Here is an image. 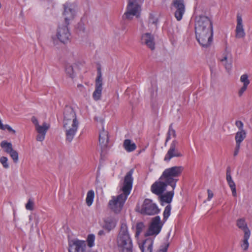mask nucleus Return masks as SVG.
Instances as JSON below:
<instances>
[{"instance_id": "f257e3e1", "label": "nucleus", "mask_w": 252, "mask_h": 252, "mask_svg": "<svg viewBox=\"0 0 252 252\" xmlns=\"http://www.w3.org/2000/svg\"><path fill=\"white\" fill-rule=\"evenodd\" d=\"M196 38L203 47L210 46L213 40V27L212 20L208 16L200 15L195 22Z\"/></svg>"}, {"instance_id": "f03ea898", "label": "nucleus", "mask_w": 252, "mask_h": 252, "mask_svg": "<svg viewBox=\"0 0 252 252\" xmlns=\"http://www.w3.org/2000/svg\"><path fill=\"white\" fill-rule=\"evenodd\" d=\"M133 170H130L126 174L125 177L124 183L119 191V195L113 196L109 201V207L115 213H119L122 210L126 200L131 192L133 183Z\"/></svg>"}, {"instance_id": "7ed1b4c3", "label": "nucleus", "mask_w": 252, "mask_h": 252, "mask_svg": "<svg viewBox=\"0 0 252 252\" xmlns=\"http://www.w3.org/2000/svg\"><path fill=\"white\" fill-rule=\"evenodd\" d=\"M163 225L159 216H156L152 219L144 234L145 237L147 238L138 244L141 252H153L155 238L160 232Z\"/></svg>"}, {"instance_id": "20e7f679", "label": "nucleus", "mask_w": 252, "mask_h": 252, "mask_svg": "<svg viewBox=\"0 0 252 252\" xmlns=\"http://www.w3.org/2000/svg\"><path fill=\"white\" fill-rule=\"evenodd\" d=\"M79 124V119L74 109L66 107L63 113V127L67 141H72L78 131Z\"/></svg>"}, {"instance_id": "39448f33", "label": "nucleus", "mask_w": 252, "mask_h": 252, "mask_svg": "<svg viewBox=\"0 0 252 252\" xmlns=\"http://www.w3.org/2000/svg\"><path fill=\"white\" fill-rule=\"evenodd\" d=\"M94 245V235H88L86 240L74 239L69 244L68 252H94L93 247Z\"/></svg>"}, {"instance_id": "423d86ee", "label": "nucleus", "mask_w": 252, "mask_h": 252, "mask_svg": "<svg viewBox=\"0 0 252 252\" xmlns=\"http://www.w3.org/2000/svg\"><path fill=\"white\" fill-rule=\"evenodd\" d=\"M117 243L120 252H132V240L125 221L121 222L120 231L117 237Z\"/></svg>"}, {"instance_id": "0eeeda50", "label": "nucleus", "mask_w": 252, "mask_h": 252, "mask_svg": "<svg viewBox=\"0 0 252 252\" xmlns=\"http://www.w3.org/2000/svg\"><path fill=\"white\" fill-rule=\"evenodd\" d=\"M184 168L182 166H174L164 170L161 175V180H165L172 189H175L178 181L177 178L180 176Z\"/></svg>"}, {"instance_id": "6e6552de", "label": "nucleus", "mask_w": 252, "mask_h": 252, "mask_svg": "<svg viewBox=\"0 0 252 252\" xmlns=\"http://www.w3.org/2000/svg\"><path fill=\"white\" fill-rule=\"evenodd\" d=\"M142 5L138 0H128L126 9L124 14V18L132 20L134 17L140 16Z\"/></svg>"}, {"instance_id": "1a4fd4ad", "label": "nucleus", "mask_w": 252, "mask_h": 252, "mask_svg": "<svg viewBox=\"0 0 252 252\" xmlns=\"http://www.w3.org/2000/svg\"><path fill=\"white\" fill-rule=\"evenodd\" d=\"M63 16L66 25L73 20L77 15V6L75 2H66L63 5Z\"/></svg>"}, {"instance_id": "9d476101", "label": "nucleus", "mask_w": 252, "mask_h": 252, "mask_svg": "<svg viewBox=\"0 0 252 252\" xmlns=\"http://www.w3.org/2000/svg\"><path fill=\"white\" fill-rule=\"evenodd\" d=\"M95 68L97 70L95 78V100H97L101 99L102 91V62L99 61L96 62Z\"/></svg>"}, {"instance_id": "9b49d317", "label": "nucleus", "mask_w": 252, "mask_h": 252, "mask_svg": "<svg viewBox=\"0 0 252 252\" xmlns=\"http://www.w3.org/2000/svg\"><path fill=\"white\" fill-rule=\"evenodd\" d=\"M32 121L34 124L35 130L37 132L36 140L42 142L45 139L46 134L50 127V124L44 122L42 125H39L37 119L35 117L32 118Z\"/></svg>"}, {"instance_id": "f8f14e48", "label": "nucleus", "mask_w": 252, "mask_h": 252, "mask_svg": "<svg viewBox=\"0 0 252 252\" xmlns=\"http://www.w3.org/2000/svg\"><path fill=\"white\" fill-rule=\"evenodd\" d=\"M139 211L143 214L147 215H155L159 213L160 210L157 205L149 199H145L141 208Z\"/></svg>"}, {"instance_id": "ddd939ff", "label": "nucleus", "mask_w": 252, "mask_h": 252, "mask_svg": "<svg viewBox=\"0 0 252 252\" xmlns=\"http://www.w3.org/2000/svg\"><path fill=\"white\" fill-rule=\"evenodd\" d=\"M235 34V37L237 39H243L246 35L245 22L240 13H238L236 16Z\"/></svg>"}, {"instance_id": "4468645a", "label": "nucleus", "mask_w": 252, "mask_h": 252, "mask_svg": "<svg viewBox=\"0 0 252 252\" xmlns=\"http://www.w3.org/2000/svg\"><path fill=\"white\" fill-rule=\"evenodd\" d=\"M172 9L174 11V16L177 20H181L186 10L184 0H173Z\"/></svg>"}, {"instance_id": "2eb2a0df", "label": "nucleus", "mask_w": 252, "mask_h": 252, "mask_svg": "<svg viewBox=\"0 0 252 252\" xmlns=\"http://www.w3.org/2000/svg\"><path fill=\"white\" fill-rule=\"evenodd\" d=\"M67 25H60L57 29L56 36L57 39L62 43H67L70 39V33Z\"/></svg>"}, {"instance_id": "dca6fc26", "label": "nucleus", "mask_w": 252, "mask_h": 252, "mask_svg": "<svg viewBox=\"0 0 252 252\" xmlns=\"http://www.w3.org/2000/svg\"><path fill=\"white\" fill-rule=\"evenodd\" d=\"M177 145L178 142L176 140L172 142L170 148L164 158V160L165 161L168 162L173 158L181 157L182 156V154L179 152L177 148Z\"/></svg>"}, {"instance_id": "f3484780", "label": "nucleus", "mask_w": 252, "mask_h": 252, "mask_svg": "<svg viewBox=\"0 0 252 252\" xmlns=\"http://www.w3.org/2000/svg\"><path fill=\"white\" fill-rule=\"evenodd\" d=\"M168 186H170L169 184L166 183L165 180H161L160 176L158 181L152 185L151 191L156 195H161L166 190Z\"/></svg>"}, {"instance_id": "a211bd4d", "label": "nucleus", "mask_w": 252, "mask_h": 252, "mask_svg": "<svg viewBox=\"0 0 252 252\" xmlns=\"http://www.w3.org/2000/svg\"><path fill=\"white\" fill-rule=\"evenodd\" d=\"M219 60L224 66L226 71L230 72L232 67L231 54L227 51H225L219 57Z\"/></svg>"}, {"instance_id": "6ab92c4d", "label": "nucleus", "mask_w": 252, "mask_h": 252, "mask_svg": "<svg viewBox=\"0 0 252 252\" xmlns=\"http://www.w3.org/2000/svg\"><path fill=\"white\" fill-rule=\"evenodd\" d=\"M141 42L151 50L155 49V38L154 35L150 33H145L142 34Z\"/></svg>"}, {"instance_id": "aec40b11", "label": "nucleus", "mask_w": 252, "mask_h": 252, "mask_svg": "<svg viewBox=\"0 0 252 252\" xmlns=\"http://www.w3.org/2000/svg\"><path fill=\"white\" fill-rule=\"evenodd\" d=\"M117 222V220L115 217L112 216H108L104 219L102 226L107 229L108 231H109L115 227Z\"/></svg>"}, {"instance_id": "412c9836", "label": "nucleus", "mask_w": 252, "mask_h": 252, "mask_svg": "<svg viewBox=\"0 0 252 252\" xmlns=\"http://www.w3.org/2000/svg\"><path fill=\"white\" fill-rule=\"evenodd\" d=\"M174 190L172 189V190L158 195L162 205L163 206L165 204H169L172 202L174 195Z\"/></svg>"}, {"instance_id": "4be33fe9", "label": "nucleus", "mask_w": 252, "mask_h": 252, "mask_svg": "<svg viewBox=\"0 0 252 252\" xmlns=\"http://www.w3.org/2000/svg\"><path fill=\"white\" fill-rule=\"evenodd\" d=\"M109 141L108 133L107 131L103 129L100 132L99 135V143L101 149H105L108 147Z\"/></svg>"}, {"instance_id": "5701e85b", "label": "nucleus", "mask_w": 252, "mask_h": 252, "mask_svg": "<svg viewBox=\"0 0 252 252\" xmlns=\"http://www.w3.org/2000/svg\"><path fill=\"white\" fill-rule=\"evenodd\" d=\"M226 181L231 189L233 196H236L237 195L236 185L232 178L230 172L229 170H227L226 172Z\"/></svg>"}, {"instance_id": "b1692460", "label": "nucleus", "mask_w": 252, "mask_h": 252, "mask_svg": "<svg viewBox=\"0 0 252 252\" xmlns=\"http://www.w3.org/2000/svg\"><path fill=\"white\" fill-rule=\"evenodd\" d=\"M123 147L127 152H132L136 149V144L131 140L127 139L124 141Z\"/></svg>"}, {"instance_id": "393cba45", "label": "nucleus", "mask_w": 252, "mask_h": 252, "mask_svg": "<svg viewBox=\"0 0 252 252\" xmlns=\"http://www.w3.org/2000/svg\"><path fill=\"white\" fill-rule=\"evenodd\" d=\"M237 227L243 231L244 234L245 233H251V231L248 227L247 223L244 219H239L236 221Z\"/></svg>"}, {"instance_id": "a878e982", "label": "nucleus", "mask_w": 252, "mask_h": 252, "mask_svg": "<svg viewBox=\"0 0 252 252\" xmlns=\"http://www.w3.org/2000/svg\"><path fill=\"white\" fill-rule=\"evenodd\" d=\"M250 236L251 233H248V232L245 233V234L244 235L243 238L240 243L241 248L243 251H246L248 250L249 247V243L248 241Z\"/></svg>"}, {"instance_id": "bb28decb", "label": "nucleus", "mask_w": 252, "mask_h": 252, "mask_svg": "<svg viewBox=\"0 0 252 252\" xmlns=\"http://www.w3.org/2000/svg\"><path fill=\"white\" fill-rule=\"evenodd\" d=\"M65 72L66 76L74 80L76 77V73L73 66L70 64H67L65 66Z\"/></svg>"}, {"instance_id": "cd10ccee", "label": "nucleus", "mask_w": 252, "mask_h": 252, "mask_svg": "<svg viewBox=\"0 0 252 252\" xmlns=\"http://www.w3.org/2000/svg\"><path fill=\"white\" fill-rule=\"evenodd\" d=\"M246 136L245 131H238L235 135V140L236 144H241V142L245 139Z\"/></svg>"}, {"instance_id": "c85d7f7f", "label": "nucleus", "mask_w": 252, "mask_h": 252, "mask_svg": "<svg viewBox=\"0 0 252 252\" xmlns=\"http://www.w3.org/2000/svg\"><path fill=\"white\" fill-rule=\"evenodd\" d=\"M0 145L4 151L8 154L13 150L12 144L6 141H1Z\"/></svg>"}, {"instance_id": "c756f323", "label": "nucleus", "mask_w": 252, "mask_h": 252, "mask_svg": "<svg viewBox=\"0 0 252 252\" xmlns=\"http://www.w3.org/2000/svg\"><path fill=\"white\" fill-rule=\"evenodd\" d=\"M94 190H90L87 192L86 202L88 206H91L92 205L94 201Z\"/></svg>"}, {"instance_id": "7c9ffc66", "label": "nucleus", "mask_w": 252, "mask_h": 252, "mask_svg": "<svg viewBox=\"0 0 252 252\" xmlns=\"http://www.w3.org/2000/svg\"><path fill=\"white\" fill-rule=\"evenodd\" d=\"M240 81L242 84L243 86L248 87L250 84L249 75L246 73L242 74L240 77Z\"/></svg>"}, {"instance_id": "2f4dec72", "label": "nucleus", "mask_w": 252, "mask_h": 252, "mask_svg": "<svg viewBox=\"0 0 252 252\" xmlns=\"http://www.w3.org/2000/svg\"><path fill=\"white\" fill-rule=\"evenodd\" d=\"M145 228V224L142 222H138L136 225L135 237L138 238L140 234L143 232Z\"/></svg>"}, {"instance_id": "473e14b6", "label": "nucleus", "mask_w": 252, "mask_h": 252, "mask_svg": "<svg viewBox=\"0 0 252 252\" xmlns=\"http://www.w3.org/2000/svg\"><path fill=\"white\" fill-rule=\"evenodd\" d=\"M176 137V132L175 130L172 128V126H169L168 129V131L167 133V136L166 139L165 143L167 142L169 140L173 138H175Z\"/></svg>"}, {"instance_id": "72a5a7b5", "label": "nucleus", "mask_w": 252, "mask_h": 252, "mask_svg": "<svg viewBox=\"0 0 252 252\" xmlns=\"http://www.w3.org/2000/svg\"><path fill=\"white\" fill-rule=\"evenodd\" d=\"M171 206L170 204L167 205L163 211V220L166 221L170 215Z\"/></svg>"}, {"instance_id": "f704fd0d", "label": "nucleus", "mask_w": 252, "mask_h": 252, "mask_svg": "<svg viewBox=\"0 0 252 252\" xmlns=\"http://www.w3.org/2000/svg\"><path fill=\"white\" fill-rule=\"evenodd\" d=\"M9 155L14 163H17L19 160L18 152L13 149L9 154Z\"/></svg>"}, {"instance_id": "c9c22d12", "label": "nucleus", "mask_w": 252, "mask_h": 252, "mask_svg": "<svg viewBox=\"0 0 252 252\" xmlns=\"http://www.w3.org/2000/svg\"><path fill=\"white\" fill-rule=\"evenodd\" d=\"M0 163L5 169H8L9 167L8 158L6 157L2 156L0 158Z\"/></svg>"}, {"instance_id": "e433bc0d", "label": "nucleus", "mask_w": 252, "mask_h": 252, "mask_svg": "<svg viewBox=\"0 0 252 252\" xmlns=\"http://www.w3.org/2000/svg\"><path fill=\"white\" fill-rule=\"evenodd\" d=\"M247 87L242 86L238 90V95L239 97H241L244 94L248 89Z\"/></svg>"}, {"instance_id": "4c0bfd02", "label": "nucleus", "mask_w": 252, "mask_h": 252, "mask_svg": "<svg viewBox=\"0 0 252 252\" xmlns=\"http://www.w3.org/2000/svg\"><path fill=\"white\" fill-rule=\"evenodd\" d=\"M150 92L151 94V96H154L155 95L157 94V93L158 91V87L156 83L152 85V89L150 90Z\"/></svg>"}, {"instance_id": "58836bf2", "label": "nucleus", "mask_w": 252, "mask_h": 252, "mask_svg": "<svg viewBox=\"0 0 252 252\" xmlns=\"http://www.w3.org/2000/svg\"><path fill=\"white\" fill-rule=\"evenodd\" d=\"M236 126L238 128V131H245L243 129L244 125L243 123L240 121H236L235 122Z\"/></svg>"}, {"instance_id": "ea45409f", "label": "nucleus", "mask_w": 252, "mask_h": 252, "mask_svg": "<svg viewBox=\"0 0 252 252\" xmlns=\"http://www.w3.org/2000/svg\"><path fill=\"white\" fill-rule=\"evenodd\" d=\"M33 202L31 199H29L26 205V208L28 210H32L33 209Z\"/></svg>"}, {"instance_id": "a19ab883", "label": "nucleus", "mask_w": 252, "mask_h": 252, "mask_svg": "<svg viewBox=\"0 0 252 252\" xmlns=\"http://www.w3.org/2000/svg\"><path fill=\"white\" fill-rule=\"evenodd\" d=\"M240 145H241V144H240L236 143V146H235V150H234V153H233L234 156H236L239 154L240 148Z\"/></svg>"}, {"instance_id": "79ce46f5", "label": "nucleus", "mask_w": 252, "mask_h": 252, "mask_svg": "<svg viewBox=\"0 0 252 252\" xmlns=\"http://www.w3.org/2000/svg\"><path fill=\"white\" fill-rule=\"evenodd\" d=\"M4 129H7L9 131L12 132L13 133H15L16 131L14 130L10 126L8 125H5L4 126Z\"/></svg>"}, {"instance_id": "37998d69", "label": "nucleus", "mask_w": 252, "mask_h": 252, "mask_svg": "<svg viewBox=\"0 0 252 252\" xmlns=\"http://www.w3.org/2000/svg\"><path fill=\"white\" fill-rule=\"evenodd\" d=\"M158 20L157 18L154 17V16L152 14H151L150 16V22L152 23L153 24H156L157 23Z\"/></svg>"}, {"instance_id": "c03bdc74", "label": "nucleus", "mask_w": 252, "mask_h": 252, "mask_svg": "<svg viewBox=\"0 0 252 252\" xmlns=\"http://www.w3.org/2000/svg\"><path fill=\"white\" fill-rule=\"evenodd\" d=\"M208 200L210 201L212 199L214 196L213 192L210 189H208Z\"/></svg>"}, {"instance_id": "a18cd8bd", "label": "nucleus", "mask_w": 252, "mask_h": 252, "mask_svg": "<svg viewBox=\"0 0 252 252\" xmlns=\"http://www.w3.org/2000/svg\"><path fill=\"white\" fill-rule=\"evenodd\" d=\"M168 246H169V244L168 243L166 244L165 246L164 247V248L160 249L158 251V252H166Z\"/></svg>"}, {"instance_id": "49530a36", "label": "nucleus", "mask_w": 252, "mask_h": 252, "mask_svg": "<svg viewBox=\"0 0 252 252\" xmlns=\"http://www.w3.org/2000/svg\"><path fill=\"white\" fill-rule=\"evenodd\" d=\"M78 28L80 31H84L85 30L84 26L82 24H79Z\"/></svg>"}, {"instance_id": "de8ad7c7", "label": "nucleus", "mask_w": 252, "mask_h": 252, "mask_svg": "<svg viewBox=\"0 0 252 252\" xmlns=\"http://www.w3.org/2000/svg\"><path fill=\"white\" fill-rule=\"evenodd\" d=\"M4 125H3V124L2 123L1 121L0 120V129H4Z\"/></svg>"}, {"instance_id": "09e8293b", "label": "nucleus", "mask_w": 252, "mask_h": 252, "mask_svg": "<svg viewBox=\"0 0 252 252\" xmlns=\"http://www.w3.org/2000/svg\"><path fill=\"white\" fill-rule=\"evenodd\" d=\"M77 87L78 89H80V91H82V89L83 88V86L81 84H78L77 85Z\"/></svg>"}, {"instance_id": "8fccbe9b", "label": "nucleus", "mask_w": 252, "mask_h": 252, "mask_svg": "<svg viewBox=\"0 0 252 252\" xmlns=\"http://www.w3.org/2000/svg\"><path fill=\"white\" fill-rule=\"evenodd\" d=\"M103 234H104V231H103V230H100V231H99V232H98V235H100V236H101V235H103Z\"/></svg>"}, {"instance_id": "3c124183", "label": "nucleus", "mask_w": 252, "mask_h": 252, "mask_svg": "<svg viewBox=\"0 0 252 252\" xmlns=\"http://www.w3.org/2000/svg\"><path fill=\"white\" fill-rule=\"evenodd\" d=\"M92 96L93 97H94V91L93 92V94H92Z\"/></svg>"}, {"instance_id": "603ef678", "label": "nucleus", "mask_w": 252, "mask_h": 252, "mask_svg": "<svg viewBox=\"0 0 252 252\" xmlns=\"http://www.w3.org/2000/svg\"><path fill=\"white\" fill-rule=\"evenodd\" d=\"M38 223V220L37 219L36 221V225H37Z\"/></svg>"}, {"instance_id": "864d4df0", "label": "nucleus", "mask_w": 252, "mask_h": 252, "mask_svg": "<svg viewBox=\"0 0 252 252\" xmlns=\"http://www.w3.org/2000/svg\"><path fill=\"white\" fill-rule=\"evenodd\" d=\"M1 3H0V8H1Z\"/></svg>"}, {"instance_id": "5fc2aeb1", "label": "nucleus", "mask_w": 252, "mask_h": 252, "mask_svg": "<svg viewBox=\"0 0 252 252\" xmlns=\"http://www.w3.org/2000/svg\"><path fill=\"white\" fill-rule=\"evenodd\" d=\"M52 39H53V40H55V39H54V37H52Z\"/></svg>"}, {"instance_id": "6e6d98bb", "label": "nucleus", "mask_w": 252, "mask_h": 252, "mask_svg": "<svg viewBox=\"0 0 252 252\" xmlns=\"http://www.w3.org/2000/svg\"><path fill=\"white\" fill-rule=\"evenodd\" d=\"M143 1L144 0H142Z\"/></svg>"}]
</instances>
